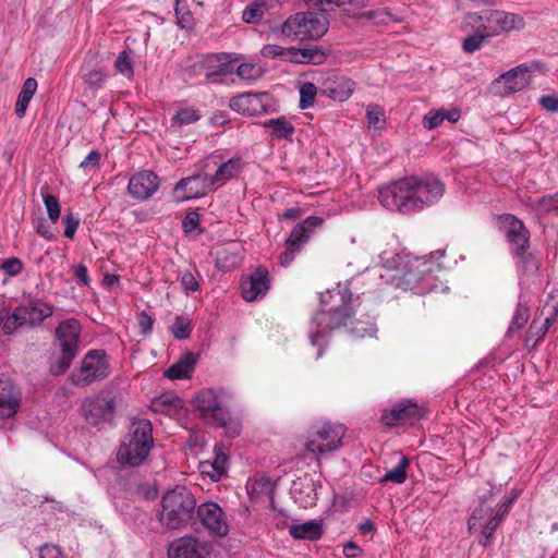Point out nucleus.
<instances>
[{"label": "nucleus", "mask_w": 558, "mask_h": 558, "mask_svg": "<svg viewBox=\"0 0 558 558\" xmlns=\"http://www.w3.org/2000/svg\"><path fill=\"white\" fill-rule=\"evenodd\" d=\"M445 184L435 177H405L379 189L378 201L388 210L401 214L421 211L444 196Z\"/></svg>", "instance_id": "f257e3e1"}, {"label": "nucleus", "mask_w": 558, "mask_h": 558, "mask_svg": "<svg viewBox=\"0 0 558 558\" xmlns=\"http://www.w3.org/2000/svg\"><path fill=\"white\" fill-rule=\"evenodd\" d=\"M158 512L160 524L168 530H180L187 526L196 511V499L185 486H175L167 490L160 501Z\"/></svg>", "instance_id": "f03ea898"}, {"label": "nucleus", "mask_w": 558, "mask_h": 558, "mask_svg": "<svg viewBox=\"0 0 558 558\" xmlns=\"http://www.w3.org/2000/svg\"><path fill=\"white\" fill-rule=\"evenodd\" d=\"M432 271L433 266L426 257H408L395 270H387L380 277L396 289L424 294L432 289Z\"/></svg>", "instance_id": "7ed1b4c3"}, {"label": "nucleus", "mask_w": 558, "mask_h": 558, "mask_svg": "<svg viewBox=\"0 0 558 558\" xmlns=\"http://www.w3.org/2000/svg\"><path fill=\"white\" fill-rule=\"evenodd\" d=\"M339 296L342 301L341 305L335 306L330 312L317 311L312 317V329L310 340L313 345L320 348L319 340L326 337L330 331L341 326H345L351 318V292L345 288L343 290H335L330 298Z\"/></svg>", "instance_id": "20e7f679"}, {"label": "nucleus", "mask_w": 558, "mask_h": 558, "mask_svg": "<svg viewBox=\"0 0 558 558\" xmlns=\"http://www.w3.org/2000/svg\"><path fill=\"white\" fill-rule=\"evenodd\" d=\"M153 445L151 423L138 420L132 424L128 441L120 446L117 460L123 465L138 466L147 459Z\"/></svg>", "instance_id": "39448f33"}, {"label": "nucleus", "mask_w": 558, "mask_h": 558, "mask_svg": "<svg viewBox=\"0 0 558 558\" xmlns=\"http://www.w3.org/2000/svg\"><path fill=\"white\" fill-rule=\"evenodd\" d=\"M329 27V21L324 14L315 12H298L290 15L280 27H272L278 33L293 40H317Z\"/></svg>", "instance_id": "423d86ee"}, {"label": "nucleus", "mask_w": 558, "mask_h": 558, "mask_svg": "<svg viewBox=\"0 0 558 558\" xmlns=\"http://www.w3.org/2000/svg\"><path fill=\"white\" fill-rule=\"evenodd\" d=\"M465 20L473 29L485 32L489 38L511 31H520L525 25L521 15L501 10L468 13Z\"/></svg>", "instance_id": "0eeeda50"}, {"label": "nucleus", "mask_w": 558, "mask_h": 558, "mask_svg": "<svg viewBox=\"0 0 558 558\" xmlns=\"http://www.w3.org/2000/svg\"><path fill=\"white\" fill-rule=\"evenodd\" d=\"M53 314V305L40 299L29 300L27 303L16 306L3 320L2 330L5 335H12L20 328L33 329L43 324Z\"/></svg>", "instance_id": "6e6552de"}, {"label": "nucleus", "mask_w": 558, "mask_h": 558, "mask_svg": "<svg viewBox=\"0 0 558 558\" xmlns=\"http://www.w3.org/2000/svg\"><path fill=\"white\" fill-rule=\"evenodd\" d=\"M110 374L108 355L102 349L89 350L81 361L80 367L70 374V381L74 387H88L96 381L106 379Z\"/></svg>", "instance_id": "1a4fd4ad"}, {"label": "nucleus", "mask_w": 558, "mask_h": 558, "mask_svg": "<svg viewBox=\"0 0 558 558\" xmlns=\"http://www.w3.org/2000/svg\"><path fill=\"white\" fill-rule=\"evenodd\" d=\"M80 335L81 324L75 318H69L58 325L56 336L61 348V356L50 366L52 375L59 376L71 366L78 352Z\"/></svg>", "instance_id": "9d476101"}, {"label": "nucleus", "mask_w": 558, "mask_h": 558, "mask_svg": "<svg viewBox=\"0 0 558 558\" xmlns=\"http://www.w3.org/2000/svg\"><path fill=\"white\" fill-rule=\"evenodd\" d=\"M116 408L117 402L112 391L101 389L81 400L80 413L88 425L100 427L113 420Z\"/></svg>", "instance_id": "9b49d317"}, {"label": "nucleus", "mask_w": 558, "mask_h": 558, "mask_svg": "<svg viewBox=\"0 0 558 558\" xmlns=\"http://www.w3.org/2000/svg\"><path fill=\"white\" fill-rule=\"evenodd\" d=\"M498 227L505 232L508 243L510 244L511 254L523 265L533 263L535 269L536 264L533 257L527 254L530 247V232L524 223L511 214H502L496 217Z\"/></svg>", "instance_id": "f8f14e48"}, {"label": "nucleus", "mask_w": 558, "mask_h": 558, "mask_svg": "<svg viewBox=\"0 0 558 558\" xmlns=\"http://www.w3.org/2000/svg\"><path fill=\"white\" fill-rule=\"evenodd\" d=\"M531 68L520 64L495 78L489 92L499 97H507L524 89L531 83Z\"/></svg>", "instance_id": "ddd939ff"}, {"label": "nucleus", "mask_w": 558, "mask_h": 558, "mask_svg": "<svg viewBox=\"0 0 558 558\" xmlns=\"http://www.w3.org/2000/svg\"><path fill=\"white\" fill-rule=\"evenodd\" d=\"M345 427L342 424L325 423L306 441V450L314 454H324L337 450L342 445Z\"/></svg>", "instance_id": "4468645a"}, {"label": "nucleus", "mask_w": 558, "mask_h": 558, "mask_svg": "<svg viewBox=\"0 0 558 558\" xmlns=\"http://www.w3.org/2000/svg\"><path fill=\"white\" fill-rule=\"evenodd\" d=\"M193 403L203 418L220 427L227 424L230 416L229 411L221 404L219 393L213 388L202 389L197 392Z\"/></svg>", "instance_id": "2eb2a0df"}, {"label": "nucleus", "mask_w": 558, "mask_h": 558, "mask_svg": "<svg viewBox=\"0 0 558 558\" xmlns=\"http://www.w3.org/2000/svg\"><path fill=\"white\" fill-rule=\"evenodd\" d=\"M196 517L206 531L216 537H225L229 533V523L222 508L214 501L196 507Z\"/></svg>", "instance_id": "dca6fc26"}, {"label": "nucleus", "mask_w": 558, "mask_h": 558, "mask_svg": "<svg viewBox=\"0 0 558 558\" xmlns=\"http://www.w3.org/2000/svg\"><path fill=\"white\" fill-rule=\"evenodd\" d=\"M211 175L199 172L187 178L181 179L174 187L177 197L181 201L198 198L211 191L215 185Z\"/></svg>", "instance_id": "f3484780"}, {"label": "nucleus", "mask_w": 558, "mask_h": 558, "mask_svg": "<svg viewBox=\"0 0 558 558\" xmlns=\"http://www.w3.org/2000/svg\"><path fill=\"white\" fill-rule=\"evenodd\" d=\"M270 101L268 93H244L232 97L229 107L244 116H259L268 111Z\"/></svg>", "instance_id": "a211bd4d"}, {"label": "nucleus", "mask_w": 558, "mask_h": 558, "mask_svg": "<svg viewBox=\"0 0 558 558\" xmlns=\"http://www.w3.org/2000/svg\"><path fill=\"white\" fill-rule=\"evenodd\" d=\"M424 416L423 409L413 400L397 402L381 415V422L389 427L400 424L414 423Z\"/></svg>", "instance_id": "6ab92c4d"}, {"label": "nucleus", "mask_w": 558, "mask_h": 558, "mask_svg": "<svg viewBox=\"0 0 558 558\" xmlns=\"http://www.w3.org/2000/svg\"><path fill=\"white\" fill-rule=\"evenodd\" d=\"M159 189V178L150 170L134 173L128 184L130 195L138 201H146Z\"/></svg>", "instance_id": "aec40b11"}, {"label": "nucleus", "mask_w": 558, "mask_h": 558, "mask_svg": "<svg viewBox=\"0 0 558 558\" xmlns=\"http://www.w3.org/2000/svg\"><path fill=\"white\" fill-rule=\"evenodd\" d=\"M270 287V276L266 267H257L250 278L241 283V295L245 301L254 302L264 296Z\"/></svg>", "instance_id": "412c9836"}, {"label": "nucleus", "mask_w": 558, "mask_h": 558, "mask_svg": "<svg viewBox=\"0 0 558 558\" xmlns=\"http://www.w3.org/2000/svg\"><path fill=\"white\" fill-rule=\"evenodd\" d=\"M355 83L344 76L329 75L324 80L319 90L326 97L337 100H347L354 90Z\"/></svg>", "instance_id": "4be33fe9"}, {"label": "nucleus", "mask_w": 558, "mask_h": 558, "mask_svg": "<svg viewBox=\"0 0 558 558\" xmlns=\"http://www.w3.org/2000/svg\"><path fill=\"white\" fill-rule=\"evenodd\" d=\"M21 405V391L10 380H0V420L12 417Z\"/></svg>", "instance_id": "5701e85b"}, {"label": "nucleus", "mask_w": 558, "mask_h": 558, "mask_svg": "<svg viewBox=\"0 0 558 558\" xmlns=\"http://www.w3.org/2000/svg\"><path fill=\"white\" fill-rule=\"evenodd\" d=\"M324 222V219L317 216H310L301 223H298L290 232L289 238L286 241V244L289 247L298 248L301 247L310 240L314 230L320 227Z\"/></svg>", "instance_id": "b1692460"}, {"label": "nucleus", "mask_w": 558, "mask_h": 558, "mask_svg": "<svg viewBox=\"0 0 558 558\" xmlns=\"http://www.w3.org/2000/svg\"><path fill=\"white\" fill-rule=\"evenodd\" d=\"M208 161H213L215 165H218L215 174L211 175L216 184L227 183L239 174L243 168L242 158L240 156L222 161L220 155H211L208 157Z\"/></svg>", "instance_id": "393cba45"}, {"label": "nucleus", "mask_w": 558, "mask_h": 558, "mask_svg": "<svg viewBox=\"0 0 558 558\" xmlns=\"http://www.w3.org/2000/svg\"><path fill=\"white\" fill-rule=\"evenodd\" d=\"M291 494L294 500L303 508H310L316 505L317 490L316 484L312 478L304 477L293 482Z\"/></svg>", "instance_id": "a878e982"}, {"label": "nucleus", "mask_w": 558, "mask_h": 558, "mask_svg": "<svg viewBox=\"0 0 558 558\" xmlns=\"http://www.w3.org/2000/svg\"><path fill=\"white\" fill-rule=\"evenodd\" d=\"M196 356L193 353H187L177 363L165 371V376L169 379H184L189 378L194 371Z\"/></svg>", "instance_id": "bb28decb"}, {"label": "nucleus", "mask_w": 558, "mask_h": 558, "mask_svg": "<svg viewBox=\"0 0 558 558\" xmlns=\"http://www.w3.org/2000/svg\"><path fill=\"white\" fill-rule=\"evenodd\" d=\"M290 535L295 539L317 541L323 535L322 525L316 521L289 526Z\"/></svg>", "instance_id": "cd10ccee"}, {"label": "nucleus", "mask_w": 558, "mask_h": 558, "mask_svg": "<svg viewBox=\"0 0 558 558\" xmlns=\"http://www.w3.org/2000/svg\"><path fill=\"white\" fill-rule=\"evenodd\" d=\"M461 117L459 109H438L428 112L423 119V125L425 129L433 130L440 125L445 120L449 123H456Z\"/></svg>", "instance_id": "c85d7f7f"}, {"label": "nucleus", "mask_w": 558, "mask_h": 558, "mask_svg": "<svg viewBox=\"0 0 558 558\" xmlns=\"http://www.w3.org/2000/svg\"><path fill=\"white\" fill-rule=\"evenodd\" d=\"M530 315L529 306L521 300L520 296L506 333L507 337H511L515 331L523 329L530 319Z\"/></svg>", "instance_id": "c756f323"}, {"label": "nucleus", "mask_w": 558, "mask_h": 558, "mask_svg": "<svg viewBox=\"0 0 558 558\" xmlns=\"http://www.w3.org/2000/svg\"><path fill=\"white\" fill-rule=\"evenodd\" d=\"M270 135L277 138H289L294 131L293 125L284 118L269 119L264 122Z\"/></svg>", "instance_id": "7c9ffc66"}, {"label": "nucleus", "mask_w": 558, "mask_h": 558, "mask_svg": "<svg viewBox=\"0 0 558 558\" xmlns=\"http://www.w3.org/2000/svg\"><path fill=\"white\" fill-rule=\"evenodd\" d=\"M241 262V255L227 247L219 250L216 254V266L223 271L239 267Z\"/></svg>", "instance_id": "2f4dec72"}, {"label": "nucleus", "mask_w": 558, "mask_h": 558, "mask_svg": "<svg viewBox=\"0 0 558 558\" xmlns=\"http://www.w3.org/2000/svg\"><path fill=\"white\" fill-rule=\"evenodd\" d=\"M410 465V460L407 457H402L398 464L390 471H387L380 478L379 483H393L402 484L407 480V469Z\"/></svg>", "instance_id": "473e14b6"}, {"label": "nucleus", "mask_w": 558, "mask_h": 558, "mask_svg": "<svg viewBox=\"0 0 558 558\" xmlns=\"http://www.w3.org/2000/svg\"><path fill=\"white\" fill-rule=\"evenodd\" d=\"M494 509L490 506L485 505V499L481 498L480 506L474 509L468 522V530L470 533L475 532L482 526L489 515H492Z\"/></svg>", "instance_id": "72a5a7b5"}, {"label": "nucleus", "mask_w": 558, "mask_h": 558, "mask_svg": "<svg viewBox=\"0 0 558 558\" xmlns=\"http://www.w3.org/2000/svg\"><path fill=\"white\" fill-rule=\"evenodd\" d=\"M267 9L265 0H255L243 10L242 20L248 24H257L263 20Z\"/></svg>", "instance_id": "f704fd0d"}, {"label": "nucleus", "mask_w": 558, "mask_h": 558, "mask_svg": "<svg viewBox=\"0 0 558 558\" xmlns=\"http://www.w3.org/2000/svg\"><path fill=\"white\" fill-rule=\"evenodd\" d=\"M301 64H322L326 60V53L317 46L299 48Z\"/></svg>", "instance_id": "c9c22d12"}, {"label": "nucleus", "mask_w": 558, "mask_h": 558, "mask_svg": "<svg viewBox=\"0 0 558 558\" xmlns=\"http://www.w3.org/2000/svg\"><path fill=\"white\" fill-rule=\"evenodd\" d=\"M174 12L177 16V24L181 28H192L194 19L186 5V0H175Z\"/></svg>", "instance_id": "e433bc0d"}, {"label": "nucleus", "mask_w": 558, "mask_h": 558, "mask_svg": "<svg viewBox=\"0 0 558 558\" xmlns=\"http://www.w3.org/2000/svg\"><path fill=\"white\" fill-rule=\"evenodd\" d=\"M318 87L312 82H304L300 87V108L307 109L314 105Z\"/></svg>", "instance_id": "4c0bfd02"}, {"label": "nucleus", "mask_w": 558, "mask_h": 558, "mask_svg": "<svg viewBox=\"0 0 558 558\" xmlns=\"http://www.w3.org/2000/svg\"><path fill=\"white\" fill-rule=\"evenodd\" d=\"M201 119L199 110L194 107L180 108L173 114V121L180 125H187Z\"/></svg>", "instance_id": "58836bf2"}, {"label": "nucleus", "mask_w": 558, "mask_h": 558, "mask_svg": "<svg viewBox=\"0 0 558 558\" xmlns=\"http://www.w3.org/2000/svg\"><path fill=\"white\" fill-rule=\"evenodd\" d=\"M368 128L381 130L385 125V111L378 105H369L366 109Z\"/></svg>", "instance_id": "ea45409f"}, {"label": "nucleus", "mask_w": 558, "mask_h": 558, "mask_svg": "<svg viewBox=\"0 0 558 558\" xmlns=\"http://www.w3.org/2000/svg\"><path fill=\"white\" fill-rule=\"evenodd\" d=\"M489 38L485 32H481V29H474V34L468 36L462 41V48L466 53H474L478 49L482 48L484 41Z\"/></svg>", "instance_id": "a19ab883"}, {"label": "nucleus", "mask_w": 558, "mask_h": 558, "mask_svg": "<svg viewBox=\"0 0 558 558\" xmlns=\"http://www.w3.org/2000/svg\"><path fill=\"white\" fill-rule=\"evenodd\" d=\"M170 331L178 340H185L191 336L192 328L190 320L183 316H177Z\"/></svg>", "instance_id": "79ce46f5"}, {"label": "nucleus", "mask_w": 558, "mask_h": 558, "mask_svg": "<svg viewBox=\"0 0 558 558\" xmlns=\"http://www.w3.org/2000/svg\"><path fill=\"white\" fill-rule=\"evenodd\" d=\"M116 70L124 76L133 75V62L130 53L125 50L121 51L116 61H114Z\"/></svg>", "instance_id": "37998d69"}, {"label": "nucleus", "mask_w": 558, "mask_h": 558, "mask_svg": "<svg viewBox=\"0 0 558 558\" xmlns=\"http://www.w3.org/2000/svg\"><path fill=\"white\" fill-rule=\"evenodd\" d=\"M106 76V73L100 69H90L83 73L84 83L95 89L102 87Z\"/></svg>", "instance_id": "c03bdc74"}, {"label": "nucleus", "mask_w": 558, "mask_h": 558, "mask_svg": "<svg viewBox=\"0 0 558 558\" xmlns=\"http://www.w3.org/2000/svg\"><path fill=\"white\" fill-rule=\"evenodd\" d=\"M43 199H44V204H45L49 219L52 222L58 221V219L60 218V213H61L58 197L52 194H46L43 196Z\"/></svg>", "instance_id": "a18cd8bd"}, {"label": "nucleus", "mask_w": 558, "mask_h": 558, "mask_svg": "<svg viewBox=\"0 0 558 558\" xmlns=\"http://www.w3.org/2000/svg\"><path fill=\"white\" fill-rule=\"evenodd\" d=\"M352 333L356 337H373L377 332V327L374 323L355 322L351 329Z\"/></svg>", "instance_id": "49530a36"}, {"label": "nucleus", "mask_w": 558, "mask_h": 558, "mask_svg": "<svg viewBox=\"0 0 558 558\" xmlns=\"http://www.w3.org/2000/svg\"><path fill=\"white\" fill-rule=\"evenodd\" d=\"M0 269L10 277L17 276L23 269V263L17 257H10L2 262Z\"/></svg>", "instance_id": "de8ad7c7"}, {"label": "nucleus", "mask_w": 558, "mask_h": 558, "mask_svg": "<svg viewBox=\"0 0 558 558\" xmlns=\"http://www.w3.org/2000/svg\"><path fill=\"white\" fill-rule=\"evenodd\" d=\"M155 319L145 311L137 314V327L143 336L150 335L153 331Z\"/></svg>", "instance_id": "09e8293b"}, {"label": "nucleus", "mask_w": 558, "mask_h": 558, "mask_svg": "<svg viewBox=\"0 0 558 558\" xmlns=\"http://www.w3.org/2000/svg\"><path fill=\"white\" fill-rule=\"evenodd\" d=\"M63 223H64V235L69 239H72L78 228L80 225V218L74 216L71 213H68L63 217Z\"/></svg>", "instance_id": "8fccbe9b"}, {"label": "nucleus", "mask_w": 558, "mask_h": 558, "mask_svg": "<svg viewBox=\"0 0 558 558\" xmlns=\"http://www.w3.org/2000/svg\"><path fill=\"white\" fill-rule=\"evenodd\" d=\"M198 469L202 475L208 476L214 482L219 481L223 475L218 471V466H215L210 461L201 462Z\"/></svg>", "instance_id": "3c124183"}, {"label": "nucleus", "mask_w": 558, "mask_h": 558, "mask_svg": "<svg viewBox=\"0 0 558 558\" xmlns=\"http://www.w3.org/2000/svg\"><path fill=\"white\" fill-rule=\"evenodd\" d=\"M548 329H549V327L543 323L541 326H537L536 320L532 322V324L530 325L527 335H529L530 339L534 338V345H536L539 341L543 340V338L547 333Z\"/></svg>", "instance_id": "603ef678"}, {"label": "nucleus", "mask_w": 558, "mask_h": 558, "mask_svg": "<svg viewBox=\"0 0 558 558\" xmlns=\"http://www.w3.org/2000/svg\"><path fill=\"white\" fill-rule=\"evenodd\" d=\"M270 490V481L266 477L255 480L250 489L251 498H258L265 492Z\"/></svg>", "instance_id": "864d4df0"}, {"label": "nucleus", "mask_w": 558, "mask_h": 558, "mask_svg": "<svg viewBox=\"0 0 558 558\" xmlns=\"http://www.w3.org/2000/svg\"><path fill=\"white\" fill-rule=\"evenodd\" d=\"M236 74L243 80H254L259 76V69L251 63H242L238 66Z\"/></svg>", "instance_id": "5fc2aeb1"}, {"label": "nucleus", "mask_w": 558, "mask_h": 558, "mask_svg": "<svg viewBox=\"0 0 558 558\" xmlns=\"http://www.w3.org/2000/svg\"><path fill=\"white\" fill-rule=\"evenodd\" d=\"M37 89V82L35 78L33 77H28L23 86H22V89L19 94V98L23 99V100H26V101H31V99L33 98L35 92Z\"/></svg>", "instance_id": "6e6d98bb"}, {"label": "nucleus", "mask_w": 558, "mask_h": 558, "mask_svg": "<svg viewBox=\"0 0 558 558\" xmlns=\"http://www.w3.org/2000/svg\"><path fill=\"white\" fill-rule=\"evenodd\" d=\"M199 225V215L196 211H190L182 220V229L185 233H191Z\"/></svg>", "instance_id": "4d7b16f0"}, {"label": "nucleus", "mask_w": 558, "mask_h": 558, "mask_svg": "<svg viewBox=\"0 0 558 558\" xmlns=\"http://www.w3.org/2000/svg\"><path fill=\"white\" fill-rule=\"evenodd\" d=\"M100 153L97 150H92L89 154L84 158V160L81 161L80 168L83 170L87 169H98L99 168V161H100Z\"/></svg>", "instance_id": "13d9d810"}, {"label": "nucleus", "mask_w": 558, "mask_h": 558, "mask_svg": "<svg viewBox=\"0 0 558 558\" xmlns=\"http://www.w3.org/2000/svg\"><path fill=\"white\" fill-rule=\"evenodd\" d=\"M180 282L185 291L195 292L199 289V284L191 271H185L180 277Z\"/></svg>", "instance_id": "bf43d9fd"}, {"label": "nucleus", "mask_w": 558, "mask_h": 558, "mask_svg": "<svg viewBox=\"0 0 558 558\" xmlns=\"http://www.w3.org/2000/svg\"><path fill=\"white\" fill-rule=\"evenodd\" d=\"M284 52V47H281L279 45H266L262 48L260 53L264 58L275 59L279 58L282 60V56Z\"/></svg>", "instance_id": "052dcab7"}, {"label": "nucleus", "mask_w": 558, "mask_h": 558, "mask_svg": "<svg viewBox=\"0 0 558 558\" xmlns=\"http://www.w3.org/2000/svg\"><path fill=\"white\" fill-rule=\"evenodd\" d=\"M215 466H218V471L222 474L227 471L228 456L223 452L221 447H215V459L210 461Z\"/></svg>", "instance_id": "680f3d73"}, {"label": "nucleus", "mask_w": 558, "mask_h": 558, "mask_svg": "<svg viewBox=\"0 0 558 558\" xmlns=\"http://www.w3.org/2000/svg\"><path fill=\"white\" fill-rule=\"evenodd\" d=\"M539 105L548 112H558V96L543 95L538 99Z\"/></svg>", "instance_id": "e2e57ef3"}, {"label": "nucleus", "mask_w": 558, "mask_h": 558, "mask_svg": "<svg viewBox=\"0 0 558 558\" xmlns=\"http://www.w3.org/2000/svg\"><path fill=\"white\" fill-rule=\"evenodd\" d=\"M39 558H65L60 548L54 545H44L39 550Z\"/></svg>", "instance_id": "0e129e2a"}, {"label": "nucleus", "mask_w": 558, "mask_h": 558, "mask_svg": "<svg viewBox=\"0 0 558 558\" xmlns=\"http://www.w3.org/2000/svg\"><path fill=\"white\" fill-rule=\"evenodd\" d=\"M299 252L300 251L298 248L289 247V245L286 244V250L279 256L280 264L284 267L289 266L294 259L295 254Z\"/></svg>", "instance_id": "69168bd1"}, {"label": "nucleus", "mask_w": 558, "mask_h": 558, "mask_svg": "<svg viewBox=\"0 0 558 558\" xmlns=\"http://www.w3.org/2000/svg\"><path fill=\"white\" fill-rule=\"evenodd\" d=\"M73 274L76 277V279L80 281L83 286H88L89 283V277L87 267L83 264H80L75 267H73Z\"/></svg>", "instance_id": "338daca9"}, {"label": "nucleus", "mask_w": 558, "mask_h": 558, "mask_svg": "<svg viewBox=\"0 0 558 558\" xmlns=\"http://www.w3.org/2000/svg\"><path fill=\"white\" fill-rule=\"evenodd\" d=\"M362 548L357 546L354 542H349L343 546V555L347 558H355L362 555Z\"/></svg>", "instance_id": "774afa93"}]
</instances>
